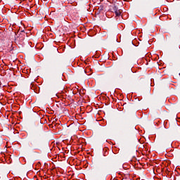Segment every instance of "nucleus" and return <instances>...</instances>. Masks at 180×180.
<instances>
[{"instance_id":"nucleus-10","label":"nucleus","mask_w":180,"mask_h":180,"mask_svg":"<svg viewBox=\"0 0 180 180\" xmlns=\"http://www.w3.org/2000/svg\"><path fill=\"white\" fill-rule=\"evenodd\" d=\"M20 113H22V111H20V112H19V114H20Z\"/></svg>"},{"instance_id":"nucleus-11","label":"nucleus","mask_w":180,"mask_h":180,"mask_svg":"<svg viewBox=\"0 0 180 180\" xmlns=\"http://www.w3.org/2000/svg\"><path fill=\"white\" fill-rule=\"evenodd\" d=\"M123 126H124V122H122Z\"/></svg>"},{"instance_id":"nucleus-1","label":"nucleus","mask_w":180,"mask_h":180,"mask_svg":"<svg viewBox=\"0 0 180 180\" xmlns=\"http://www.w3.org/2000/svg\"><path fill=\"white\" fill-rule=\"evenodd\" d=\"M30 146L34 148V150H37V148H39L40 146V143H39V139L37 138L34 137L32 139H31L30 142Z\"/></svg>"},{"instance_id":"nucleus-4","label":"nucleus","mask_w":180,"mask_h":180,"mask_svg":"<svg viewBox=\"0 0 180 180\" xmlns=\"http://www.w3.org/2000/svg\"><path fill=\"white\" fill-rule=\"evenodd\" d=\"M101 169H103V171H108L109 166H108V165H101Z\"/></svg>"},{"instance_id":"nucleus-3","label":"nucleus","mask_w":180,"mask_h":180,"mask_svg":"<svg viewBox=\"0 0 180 180\" xmlns=\"http://www.w3.org/2000/svg\"><path fill=\"white\" fill-rule=\"evenodd\" d=\"M49 68L51 71H57L58 70V63H53L50 66Z\"/></svg>"},{"instance_id":"nucleus-7","label":"nucleus","mask_w":180,"mask_h":180,"mask_svg":"<svg viewBox=\"0 0 180 180\" xmlns=\"http://www.w3.org/2000/svg\"><path fill=\"white\" fill-rule=\"evenodd\" d=\"M103 6H100L99 7H98V11H103Z\"/></svg>"},{"instance_id":"nucleus-5","label":"nucleus","mask_w":180,"mask_h":180,"mask_svg":"<svg viewBox=\"0 0 180 180\" xmlns=\"http://www.w3.org/2000/svg\"><path fill=\"white\" fill-rule=\"evenodd\" d=\"M115 13L116 16H120V15L122 14L120 11H115Z\"/></svg>"},{"instance_id":"nucleus-2","label":"nucleus","mask_w":180,"mask_h":180,"mask_svg":"<svg viewBox=\"0 0 180 180\" xmlns=\"http://www.w3.org/2000/svg\"><path fill=\"white\" fill-rule=\"evenodd\" d=\"M117 78L120 79H123L127 77V73L123 70H120L119 72L117 74Z\"/></svg>"},{"instance_id":"nucleus-9","label":"nucleus","mask_w":180,"mask_h":180,"mask_svg":"<svg viewBox=\"0 0 180 180\" xmlns=\"http://www.w3.org/2000/svg\"><path fill=\"white\" fill-rule=\"evenodd\" d=\"M21 33H25V31H24V30H22V31H21Z\"/></svg>"},{"instance_id":"nucleus-12","label":"nucleus","mask_w":180,"mask_h":180,"mask_svg":"<svg viewBox=\"0 0 180 180\" xmlns=\"http://www.w3.org/2000/svg\"><path fill=\"white\" fill-rule=\"evenodd\" d=\"M130 72H132L131 70H130Z\"/></svg>"},{"instance_id":"nucleus-6","label":"nucleus","mask_w":180,"mask_h":180,"mask_svg":"<svg viewBox=\"0 0 180 180\" xmlns=\"http://www.w3.org/2000/svg\"><path fill=\"white\" fill-rule=\"evenodd\" d=\"M113 11L115 12H117V11H119V8H117V6H113Z\"/></svg>"},{"instance_id":"nucleus-8","label":"nucleus","mask_w":180,"mask_h":180,"mask_svg":"<svg viewBox=\"0 0 180 180\" xmlns=\"http://www.w3.org/2000/svg\"><path fill=\"white\" fill-rule=\"evenodd\" d=\"M39 130H43V127H40Z\"/></svg>"}]
</instances>
